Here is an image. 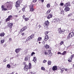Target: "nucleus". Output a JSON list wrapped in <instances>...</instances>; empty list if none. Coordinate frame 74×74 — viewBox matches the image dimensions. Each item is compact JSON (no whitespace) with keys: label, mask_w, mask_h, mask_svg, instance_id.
Here are the masks:
<instances>
[{"label":"nucleus","mask_w":74,"mask_h":74,"mask_svg":"<svg viewBox=\"0 0 74 74\" xmlns=\"http://www.w3.org/2000/svg\"><path fill=\"white\" fill-rule=\"evenodd\" d=\"M13 58H14L13 57H12L10 58V59H13Z\"/></svg>","instance_id":"62"},{"label":"nucleus","mask_w":74,"mask_h":74,"mask_svg":"<svg viewBox=\"0 0 74 74\" xmlns=\"http://www.w3.org/2000/svg\"><path fill=\"white\" fill-rule=\"evenodd\" d=\"M20 1H16V4H15V6L16 7H18L19 6V4H20Z\"/></svg>","instance_id":"5"},{"label":"nucleus","mask_w":74,"mask_h":74,"mask_svg":"<svg viewBox=\"0 0 74 74\" xmlns=\"http://www.w3.org/2000/svg\"><path fill=\"white\" fill-rule=\"evenodd\" d=\"M71 16V14H70L68 15V16Z\"/></svg>","instance_id":"48"},{"label":"nucleus","mask_w":74,"mask_h":74,"mask_svg":"<svg viewBox=\"0 0 74 74\" xmlns=\"http://www.w3.org/2000/svg\"><path fill=\"white\" fill-rule=\"evenodd\" d=\"M29 69H31L32 68V64L31 63H29Z\"/></svg>","instance_id":"28"},{"label":"nucleus","mask_w":74,"mask_h":74,"mask_svg":"<svg viewBox=\"0 0 74 74\" xmlns=\"http://www.w3.org/2000/svg\"><path fill=\"white\" fill-rule=\"evenodd\" d=\"M73 56L72 55L71 56V58H71V59H72V58H73Z\"/></svg>","instance_id":"53"},{"label":"nucleus","mask_w":74,"mask_h":74,"mask_svg":"<svg viewBox=\"0 0 74 74\" xmlns=\"http://www.w3.org/2000/svg\"><path fill=\"white\" fill-rule=\"evenodd\" d=\"M3 62H6V61H7V60H6V59H5L3 60Z\"/></svg>","instance_id":"49"},{"label":"nucleus","mask_w":74,"mask_h":74,"mask_svg":"<svg viewBox=\"0 0 74 74\" xmlns=\"http://www.w3.org/2000/svg\"><path fill=\"white\" fill-rule=\"evenodd\" d=\"M22 10L23 12H24V11H25V8H23Z\"/></svg>","instance_id":"46"},{"label":"nucleus","mask_w":74,"mask_h":74,"mask_svg":"<svg viewBox=\"0 0 74 74\" xmlns=\"http://www.w3.org/2000/svg\"><path fill=\"white\" fill-rule=\"evenodd\" d=\"M41 69L42 70H45V68H44V67H41Z\"/></svg>","instance_id":"40"},{"label":"nucleus","mask_w":74,"mask_h":74,"mask_svg":"<svg viewBox=\"0 0 74 74\" xmlns=\"http://www.w3.org/2000/svg\"><path fill=\"white\" fill-rule=\"evenodd\" d=\"M15 16V17H18V15H16Z\"/></svg>","instance_id":"63"},{"label":"nucleus","mask_w":74,"mask_h":74,"mask_svg":"<svg viewBox=\"0 0 74 74\" xmlns=\"http://www.w3.org/2000/svg\"><path fill=\"white\" fill-rule=\"evenodd\" d=\"M7 67H8V68L9 69V68L11 67V65H10V64H8L7 65Z\"/></svg>","instance_id":"32"},{"label":"nucleus","mask_w":74,"mask_h":74,"mask_svg":"<svg viewBox=\"0 0 74 74\" xmlns=\"http://www.w3.org/2000/svg\"><path fill=\"white\" fill-rule=\"evenodd\" d=\"M51 61H49L48 62V64H49V65H51Z\"/></svg>","instance_id":"29"},{"label":"nucleus","mask_w":74,"mask_h":74,"mask_svg":"<svg viewBox=\"0 0 74 74\" xmlns=\"http://www.w3.org/2000/svg\"><path fill=\"white\" fill-rule=\"evenodd\" d=\"M71 60H72V58H69V59L68 60V61L69 62H71Z\"/></svg>","instance_id":"33"},{"label":"nucleus","mask_w":74,"mask_h":74,"mask_svg":"<svg viewBox=\"0 0 74 74\" xmlns=\"http://www.w3.org/2000/svg\"><path fill=\"white\" fill-rule=\"evenodd\" d=\"M42 40V37H39L38 39V41H41Z\"/></svg>","instance_id":"25"},{"label":"nucleus","mask_w":74,"mask_h":74,"mask_svg":"<svg viewBox=\"0 0 74 74\" xmlns=\"http://www.w3.org/2000/svg\"><path fill=\"white\" fill-rule=\"evenodd\" d=\"M49 22L48 21H45V24H46L47 26H48V25H49Z\"/></svg>","instance_id":"18"},{"label":"nucleus","mask_w":74,"mask_h":74,"mask_svg":"<svg viewBox=\"0 0 74 74\" xmlns=\"http://www.w3.org/2000/svg\"><path fill=\"white\" fill-rule=\"evenodd\" d=\"M48 52H49V53H51V50H49L48 51Z\"/></svg>","instance_id":"56"},{"label":"nucleus","mask_w":74,"mask_h":74,"mask_svg":"<svg viewBox=\"0 0 74 74\" xmlns=\"http://www.w3.org/2000/svg\"><path fill=\"white\" fill-rule=\"evenodd\" d=\"M50 12H51V10L49 9L46 12V14H49V13H50Z\"/></svg>","instance_id":"27"},{"label":"nucleus","mask_w":74,"mask_h":74,"mask_svg":"<svg viewBox=\"0 0 74 74\" xmlns=\"http://www.w3.org/2000/svg\"><path fill=\"white\" fill-rule=\"evenodd\" d=\"M10 19L8 17V18L6 19V22H8V21H10Z\"/></svg>","instance_id":"36"},{"label":"nucleus","mask_w":74,"mask_h":74,"mask_svg":"<svg viewBox=\"0 0 74 74\" xmlns=\"http://www.w3.org/2000/svg\"><path fill=\"white\" fill-rule=\"evenodd\" d=\"M60 13L61 14H64V10H61V12Z\"/></svg>","instance_id":"34"},{"label":"nucleus","mask_w":74,"mask_h":74,"mask_svg":"<svg viewBox=\"0 0 74 74\" xmlns=\"http://www.w3.org/2000/svg\"><path fill=\"white\" fill-rule=\"evenodd\" d=\"M52 55V54L51 53H50L48 54V57H51Z\"/></svg>","instance_id":"24"},{"label":"nucleus","mask_w":74,"mask_h":74,"mask_svg":"<svg viewBox=\"0 0 74 74\" xmlns=\"http://www.w3.org/2000/svg\"><path fill=\"white\" fill-rule=\"evenodd\" d=\"M45 40H44L43 41V42H42V44H43L44 45V44H45Z\"/></svg>","instance_id":"38"},{"label":"nucleus","mask_w":74,"mask_h":74,"mask_svg":"<svg viewBox=\"0 0 74 74\" xmlns=\"http://www.w3.org/2000/svg\"><path fill=\"white\" fill-rule=\"evenodd\" d=\"M64 5L65 7H67V6L68 7H69V6H70V2L66 3Z\"/></svg>","instance_id":"19"},{"label":"nucleus","mask_w":74,"mask_h":74,"mask_svg":"<svg viewBox=\"0 0 74 74\" xmlns=\"http://www.w3.org/2000/svg\"><path fill=\"white\" fill-rule=\"evenodd\" d=\"M47 34H48V32H45V35L46 36V35H47Z\"/></svg>","instance_id":"45"},{"label":"nucleus","mask_w":74,"mask_h":74,"mask_svg":"<svg viewBox=\"0 0 74 74\" xmlns=\"http://www.w3.org/2000/svg\"><path fill=\"white\" fill-rule=\"evenodd\" d=\"M53 22L56 23L57 22H59V19L58 18H55L53 20Z\"/></svg>","instance_id":"11"},{"label":"nucleus","mask_w":74,"mask_h":74,"mask_svg":"<svg viewBox=\"0 0 74 74\" xmlns=\"http://www.w3.org/2000/svg\"><path fill=\"white\" fill-rule=\"evenodd\" d=\"M44 0H41V1H42V3H43V2H44Z\"/></svg>","instance_id":"60"},{"label":"nucleus","mask_w":74,"mask_h":74,"mask_svg":"<svg viewBox=\"0 0 74 74\" xmlns=\"http://www.w3.org/2000/svg\"><path fill=\"white\" fill-rule=\"evenodd\" d=\"M39 44H41V42H39Z\"/></svg>","instance_id":"64"},{"label":"nucleus","mask_w":74,"mask_h":74,"mask_svg":"<svg viewBox=\"0 0 74 74\" xmlns=\"http://www.w3.org/2000/svg\"><path fill=\"white\" fill-rule=\"evenodd\" d=\"M63 5V3H61V5Z\"/></svg>","instance_id":"61"},{"label":"nucleus","mask_w":74,"mask_h":74,"mask_svg":"<svg viewBox=\"0 0 74 74\" xmlns=\"http://www.w3.org/2000/svg\"><path fill=\"white\" fill-rule=\"evenodd\" d=\"M19 49H17L15 50V52L17 53H18V52H19Z\"/></svg>","instance_id":"26"},{"label":"nucleus","mask_w":74,"mask_h":74,"mask_svg":"<svg viewBox=\"0 0 74 74\" xmlns=\"http://www.w3.org/2000/svg\"><path fill=\"white\" fill-rule=\"evenodd\" d=\"M9 40L10 41H11L12 40L11 38H9Z\"/></svg>","instance_id":"55"},{"label":"nucleus","mask_w":74,"mask_h":74,"mask_svg":"<svg viewBox=\"0 0 74 74\" xmlns=\"http://www.w3.org/2000/svg\"><path fill=\"white\" fill-rule=\"evenodd\" d=\"M64 11L65 12H67V11H70V8L68 7H65L64 9Z\"/></svg>","instance_id":"12"},{"label":"nucleus","mask_w":74,"mask_h":74,"mask_svg":"<svg viewBox=\"0 0 74 74\" xmlns=\"http://www.w3.org/2000/svg\"><path fill=\"white\" fill-rule=\"evenodd\" d=\"M48 39H49V38L48 37V35H45V36L44 37V40L47 41V40H48Z\"/></svg>","instance_id":"14"},{"label":"nucleus","mask_w":74,"mask_h":74,"mask_svg":"<svg viewBox=\"0 0 74 74\" xmlns=\"http://www.w3.org/2000/svg\"><path fill=\"white\" fill-rule=\"evenodd\" d=\"M25 33H23L22 34V35L23 36H25Z\"/></svg>","instance_id":"50"},{"label":"nucleus","mask_w":74,"mask_h":74,"mask_svg":"<svg viewBox=\"0 0 74 74\" xmlns=\"http://www.w3.org/2000/svg\"><path fill=\"white\" fill-rule=\"evenodd\" d=\"M25 15H23V18H24L25 19Z\"/></svg>","instance_id":"51"},{"label":"nucleus","mask_w":74,"mask_h":74,"mask_svg":"<svg viewBox=\"0 0 74 74\" xmlns=\"http://www.w3.org/2000/svg\"><path fill=\"white\" fill-rule=\"evenodd\" d=\"M34 54H35V53L34 52H33L31 54V55L32 56H33V55H34Z\"/></svg>","instance_id":"44"},{"label":"nucleus","mask_w":74,"mask_h":74,"mask_svg":"<svg viewBox=\"0 0 74 74\" xmlns=\"http://www.w3.org/2000/svg\"><path fill=\"white\" fill-rule=\"evenodd\" d=\"M33 61L35 62V63H36V61H37V58L36 57H34V59L33 60Z\"/></svg>","instance_id":"20"},{"label":"nucleus","mask_w":74,"mask_h":74,"mask_svg":"<svg viewBox=\"0 0 74 74\" xmlns=\"http://www.w3.org/2000/svg\"><path fill=\"white\" fill-rule=\"evenodd\" d=\"M4 40H2L1 41V43H4Z\"/></svg>","instance_id":"43"},{"label":"nucleus","mask_w":74,"mask_h":74,"mask_svg":"<svg viewBox=\"0 0 74 74\" xmlns=\"http://www.w3.org/2000/svg\"><path fill=\"white\" fill-rule=\"evenodd\" d=\"M28 70H29L28 65H25L24 68V71H27Z\"/></svg>","instance_id":"6"},{"label":"nucleus","mask_w":74,"mask_h":74,"mask_svg":"<svg viewBox=\"0 0 74 74\" xmlns=\"http://www.w3.org/2000/svg\"><path fill=\"white\" fill-rule=\"evenodd\" d=\"M26 28H27V27H26V26H25V27H23L22 29H21L20 31V32L22 33V32L23 31H25V30L26 29Z\"/></svg>","instance_id":"9"},{"label":"nucleus","mask_w":74,"mask_h":74,"mask_svg":"<svg viewBox=\"0 0 74 74\" xmlns=\"http://www.w3.org/2000/svg\"><path fill=\"white\" fill-rule=\"evenodd\" d=\"M12 26H13V23H10L8 24V26L10 28H12Z\"/></svg>","instance_id":"8"},{"label":"nucleus","mask_w":74,"mask_h":74,"mask_svg":"<svg viewBox=\"0 0 74 74\" xmlns=\"http://www.w3.org/2000/svg\"><path fill=\"white\" fill-rule=\"evenodd\" d=\"M52 14H50L48 15L47 16V18L48 19H49L51 18H52Z\"/></svg>","instance_id":"13"},{"label":"nucleus","mask_w":74,"mask_h":74,"mask_svg":"<svg viewBox=\"0 0 74 74\" xmlns=\"http://www.w3.org/2000/svg\"><path fill=\"white\" fill-rule=\"evenodd\" d=\"M58 31L60 33V34L61 33H64V31H63L62 30L60 29V28H59L58 29Z\"/></svg>","instance_id":"15"},{"label":"nucleus","mask_w":74,"mask_h":74,"mask_svg":"<svg viewBox=\"0 0 74 74\" xmlns=\"http://www.w3.org/2000/svg\"><path fill=\"white\" fill-rule=\"evenodd\" d=\"M38 27H39V28H40V27H41V25H39L38 26Z\"/></svg>","instance_id":"54"},{"label":"nucleus","mask_w":74,"mask_h":74,"mask_svg":"<svg viewBox=\"0 0 74 74\" xmlns=\"http://www.w3.org/2000/svg\"><path fill=\"white\" fill-rule=\"evenodd\" d=\"M33 8V4H32L29 6L30 11L33 12L34 11V9Z\"/></svg>","instance_id":"4"},{"label":"nucleus","mask_w":74,"mask_h":74,"mask_svg":"<svg viewBox=\"0 0 74 74\" xmlns=\"http://www.w3.org/2000/svg\"><path fill=\"white\" fill-rule=\"evenodd\" d=\"M25 61H27V60H28V59H29V57H28V56H26L25 58Z\"/></svg>","instance_id":"23"},{"label":"nucleus","mask_w":74,"mask_h":74,"mask_svg":"<svg viewBox=\"0 0 74 74\" xmlns=\"http://www.w3.org/2000/svg\"><path fill=\"white\" fill-rule=\"evenodd\" d=\"M64 43V42L63 41H61L60 43V45H62Z\"/></svg>","instance_id":"37"},{"label":"nucleus","mask_w":74,"mask_h":74,"mask_svg":"<svg viewBox=\"0 0 74 74\" xmlns=\"http://www.w3.org/2000/svg\"><path fill=\"white\" fill-rule=\"evenodd\" d=\"M43 52L46 56L48 55V51L47 50H45Z\"/></svg>","instance_id":"16"},{"label":"nucleus","mask_w":74,"mask_h":74,"mask_svg":"<svg viewBox=\"0 0 74 74\" xmlns=\"http://www.w3.org/2000/svg\"><path fill=\"white\" fill-rule=\"evenodd\" d=\"M12 16L10 15L8 17V18H9L10 19H11V18H12Z\"/></svg>","instance_id":"41"},{"label":"nucleus","mask_w":74,"mask_h":74,"mask_svg":"<svg viewBox=\"0 0 74 74\" xmlns=\"http://www.w3.org/2000/svg\"><path fill=\"white\" fill-rule=\"evenodd\" d=\"M30 73H32V74H34V72H31Z\"/></svg>","instance_id":"58"},{"label":"nucleus","mask_w":74,"mask_h":74,"mask_svg":"<svg viewBox=\"0 0 74 74\" xmlns=\"http://www.w3.org/2000/svg\"><path fill=\"white\" fill-rule=\"evenodd\" d=\"M66 51H64L63 53H62V55H64L66 53Z\"/></svg>","instance_id":"35"},{"label":"nucleus","mask_w":74,"mask_h":74,"mask_svg":"<svg viewBox=\"0 0 74 74\" xmlns=\"http://www.w3.org/2000/svg\"><path fill=\"white\" fill-rule=\"evenodd\" d=\"M52 69L53 71H55V70H56L58 69V68L56 66H53V67Z\"/></svg>","instance_id":"17"},{"label":"nucleus","mask_w":74,"mask_h":74,"mask_svg":"<svg viewBox=\"0 0 74 74\" xmlns=\"http://www.w3.org/2000/svg\"><path fill=\"white\" fill-rule=\"evenodd\" d=\"M29 19V18H24V20H25V21H27Z\"/></svg>","instance_id":"30"},{"label":"nucleus","mask_w":74,"mask_h":74,"mask_svg":"<svg viewBox=\"0 0 74 74\" xmlns=\"http://www.w3.org/2000/svg\"><path fill=\"white\" fill-rule=\"evenodd\" d=\"M44 26L45 29H47V28L48 27V26H47L45 24H44Z\"/></svg>","instance_id":"31"},{"label":"nucleus","mask_w":74,"mask_h":74,"mask_svg":"<svg viewBox=\"0 0 74 74\" xmlns=\"http://www.w3.org/2000/svg\"><path fill=\"white\" fill-rule=\"evenodd\" d=\"M74 36V33L73 32H71L69 34V35L68 37V36L67 39L69 40L70 39V38H71V37H73Z\"/></svg>","instance_id":"3"},{"label":"nucleus","mask_w":74,"mask_h":74,"mask_svg":"<svg viewBox=\"0 0 74 74\" xmlns=\"http://www.w3.org/2000/svg\"><path fill=\"white\" fill-rule=\"evenodd\" d=\"M45 48H47V49H50V47H49V45H45Z\"/></svg>","instance_id":"22"},{"label":"nucleus","mask_w":74,"mask_h":74,"mask_svg":"<svg viewBox=\"0 0 74 74\" xmlns=\"http://www.w3.org/2000/svg\"><path fill=\"white\" fill-rule=\"evenodd\" d=\"M5 35V34L4 32H2L0 34V36L3 37Z\"/></svg>","instance_id":"21"},{"label":"nucleus","mask_w":74,"mask_h":74,"mask_svg":"<svg viewBox=\"0 0 74 74\" xmlns=\"http://www.w3.org/2000/svg\"><path fill=\"white\" fill-rule=\"evenodd\" d=\"M47 62V61L44 60L43 61V63H46V62Z\"/></svg>","instance_id":"42"},{"label":"nucleus","mask_w":74,"mask_h":74,"mask_svg":"<svg viewBox=\"0 0 74 74\" xmlns=\"http://www.w3.org/2000/svg\"><path fill=\"white\" fill-rule=\"evenodd\" d=\"M5 5H6V7L8 8H10L11 9L12 6V2H7L5 3Z\"/></svg>","instance_id":"1"},{"label":"nucleus","mask_w":74,"mask_h":74,"mask_svg":"<svg viewBox=\"0 0 74 74\" xmlns=\"http://www.w3.org/2000/svg\"><path fill=\"white\" fill-rule=\"evenodd\" d=\"M47 8H49L50 7V5L49 4H48L47 5Z\"/></svg>","instance_id":"39"},{"label":"nucleus","mask_w":74,"mask_h":74,"mask_svg":"<svg viewBox=\"0 0 74 74\" xmlns=\"http://www.w3.org/2000/svg\"><path fill=\"white\" fill-rule=\"evenodd\" d=\"M34 37V34H32V35L29 37L27 39H26V41H25V42H27V41L28 40H32V39Z\"/></svg>","instance_id":"2"},{"label":"nucleus","mask_w":74,"mask_h":74,"mask_svg":"<svg viewBox=\"0 0 74 74\" xmlns=\"http://www.w3.org/2000/svg\"><path fill=\"white\" fill-rule=\"evenodd\" d=\"M60 69L61 70V73H63V71H64V67L63 66H62L60 67Z\"/></svg>","instance_id":"7"},{"label":"nucleus","mask_w":74,"mask_h":74,"mask_svg":"<svg viewBox=\"0 0 74 74\" xmlns=\"http://www.w3.org/2000/svg\"><path fill=\"white\" fill-rule=\"evenodd\" d=\"M65 70L66 71H67V69H65Z\"/></svg>","instance_id":"59"},{"label":"nucleus","mask_w":74,"mask_h":74,"mask_svg":"<svg viewBox=\"0 0 74 74\" xmlns=\"http://www.w3.org/2000/svg\"><path fill=\"white\" fill-rule=\"evenodd\" d=\"M1 8L2 11H7V9L4 8V6L3 5L1 6Z\"/></svg>","instance_id":"10"},{"label":"nucleus","mask_w":74,"mask_h":74,"mask_svg":"<svg viewBox=\"0 0 74 74\" xmlns=\"http://www.w3.org/2000/svg\"><path fill=\"white\" fill-rule=\"evenodd\" d=\"M58 54H60V55H61V54H62V53H61V52H58Z\"/></svg>","instance_id":"52"},{"label":"nucleus","mask_w":74,"mask_h":74,"mask_svg":"<svg viewBox=\"0 0 74 74\" xmlns=\"http://www.w3.org/2000/svg\"><path fill=\"white\" fill-rule=\"evenodd\" d=\"M32 1L34 3H35V2H36V1H37V0H33Z\"/></svg>","instance_id":"47"},{"label":"nucleus","mask_w":74,"mask_h":74,"mask_svg":"<svg viewBox=\"0 0 74 74\" xmlns=\"http://www.w3.org/2000/svg\"><path fill=\"white\" fill-rule=\"evenodd\" d=\"M10 74H14V72H13L12 73H10Z\"/></svg>","instance_id":"57"}]
</instances>
